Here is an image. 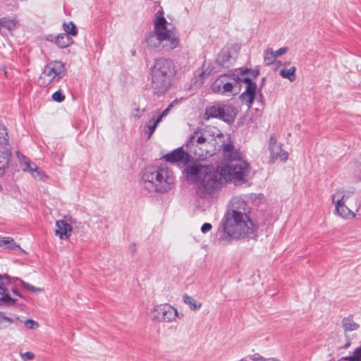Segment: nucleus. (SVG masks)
<instances>
[{"mask_svg": "<svg viewBox=\"0 0 361 361\" xmlns=\"http://www.w3.org/2000/svg\"><path fill=\"white\" fill-rule=\"evenodd\" d=\"M24 323L25 326L29 329H36L39 327V324L32 319H27Z\"/></svg>", "mask_w": 361, "mask_h": 361, "instance_id": "nucleus-33", "label": "nucleus"}, {"mask_svg": "<svg viewBox=\"0 0 361 361\" xmlns=\"http://www.w3.org/2000/svg\"><path fill=\"white\" fill-rule=\"evenodd\" d=\"M72 232L71 226L65 221L59 220L56 223L55 233L61 239L68 238L71 236Z\"/></svg>", "mask_w": 361, "mask_h": 361, "instance_id": "nucleus-18", "label": "nucleus"}, {"mask_svg": "<svg viewBox=\"0 0 361 361\" xmlns=\"http://www.w3.org/2000/svg\"><path fill=\"white\" fill-rule=\"evenodd\" d=\"M288 51L287 47H281L277 51H274V56L276 59L281 55L285 54Z\"/></svg>", "mask_w": 361, "mask_h": 361, "instance_id": "nucleus-35", "label": "nucleus"}, {"mask_svg": "<svg viewBox=\"0 0 361 361\" xmlns=\"http://www.w3.org/2000/svg\"><path fill=\"white\" fill-rule=\"evenodd\" d=\"M2 190V187H1V185H0V190Z\"/></svg>", "mask_w": 361, "mask_h": 361, "instance_id": "nucleus-46", "label": "nucleus"}, {"mask_svg": "<svg viewBox=\"0 0 361 361\" xmlns=\"http://www.w3.org/2000/svg\"><path fill=\"white\" fill-rule=\"evenodd\" d=\"M153 24L154 31L164 40L167 49H174L179 46L180 39L176 28L167 22L162 10L157 12Z\"/></svg>", "mask_w": 361, "mask_h": 361, "instance_id": "nucleus-6", "label": "nucleus"}, {"mask_svg": "<svg viewBox=\"0 0 361 361\" xmlns=\"http://www.w3.org/2000/svg\"><path fill=\"white\" fill-rule=\"evenodd\" d=\"M355 354L356 355L357 357V361H361V346L357 348L355 350Z\"/></svg>", "mask_w": 361, "mask_h": 361, "instance_id": "nucleus-42", "label": "nucleus"}, {"mask_svg": "<svg viewBox=\"0 0 361 361\" xmlns=\"http://www.w3.org/2000/svg\"><path fill=\"white\" fill-rule=\"evenodd\" d=\"M264 60L266 64L271 65L275 60L274 51L272 49H267L264 51Z\"/></svg>", "mask_w": 361, "mask_h": 361, "instance_id": "nucleus-29", "label": "nucleus"}, {"mask_svg": "<svg viewBox=\"0 0 361 361\" xmlns=\"http://www.w3.org/2000/svg\"><path fill=\"white\" fill-rule=\"evenodd\" d=\"M17 155L20 161V166L23 171L28 172L33 178H39L40 180L43 179V178L46 176L44 173L27 157L22 154L20 155L18 152H17Z\"/></svg>", "mask_w": 361, "mask_h": 361, "instance_id": "nucleus-14", "label": "nucleus"}, {"mask_svg": "<svg viewBox=\"0 0 361 361\" xmlns=\"http://www.w3.org/2000/svg\"><path fill=\"white\" fill-rule=\"evenodd\" d=\"M166 162L171 164L180 163L187 165L191 160V155L183 149V147H178L170 153L164 156Z\"/></svg>", "mask_w": 361, "mask_h": 361, "instance_id": "nucleus-15", "label": "nucleus"}, {"mask_svg": "<svg viewBox=\"0 0 361 361\" xmlns=\"http://www.w3.org/2000/svg\"><path fill=\"white\" fill-rule=\"evenodd\" d=\"M183 302L187 304L192 310H199L202 307L201 302H198L195 299L187 294L183 295Z\"/></svg>", "mask_w": 361, "mask_h": 361, "instance_id": "nucleus-27", "label": "nucleus"}, {"mask_svg": "<svg viewBox=\"0 0 361 361\" xmlns=\"http://www.w3.org/2000/svg\"><path fill=\"white\" fill-rule=\"evenodd\" d=\"M250 208L242 200L233 203V209L225 221L226 232L233 239H255L257 237V226L249 216Z\"/></svg>", "mask_w": 361, "mask_h": 361, "instance_id": "nucleus-2", "label": "nucleus"}, {"mask_svg": "<svg viewBox=\"0 0 361 361\" xmlns=\"http://www.w3.org/2000/svg\"><path fill=\"white\" fill-rule=\"evenodd\" d=\"M342 327L345 331H353L357 330L360 326L353 321L352 317H345L342 320Z\"/></svg>", "mask_w": 361, "mask_h": 361, "instance_id": "nucleus-26", "label": "nucleus"}, {"mask_svg": "<svg viewBox=\"0 0 361 361\" xmlns=\"http://www.w3.org/2000/svg\"><path fill=\"white\" fill-rule=\"evenodd\" d=\"M13 293H14V294H16V295H18L19 297H21V298H22V295H21L20 293H18L16 289H13Z\"/></svg>", "mask_w": 361, "mask_h": 361, "instance_id": "nucleus-44", "label": "nucleus"}, {"mask_svg": "<svg viewBox=\"0 0 361 361\" xmlns=\"http://www.w3.org/2000/svg\"><path fill=\"white\" fill-rule=\"evenodd\" d=\"M348 197L349 195L342 190H338L332 195V201L335 204V214L345 219H352L356 214L361 216V200L355 199L356 208L353 211L345 204Z\"/></svg>", "mask_w": 361, "mask_h": 361, "instance_id": "nucleus-7", "label": "nucleus"}, {"mask_svg": "<svg viewBox=\"0 0 361 361\" xmlns=\"http://www.w3.org/2000/svg\"><path fill=\"white\" fill-rule=\"evenodd\" d=\"M51 97H52L53 100L58 102H61L64 101V99H65L64 94L59 90L53 93Z\"/></svg>", "mask_w": 361, "mask_h": 361, "instance_id": "nucleus-34", "label": "nucleus"}, {"mask_svg": "<svg viewBox=\"0 0 361 361\" xmlns=\"http://www.w3.org/2000/svg\"><path fill=\"white\" fill-rule=\"evenodd\" d=\"M359 169L361 170V164L358 166Z\"/></svg>", "mask_w": 361, "mask_h": 361, "instance_id": "nucleus-45", "label": "nucleus"}, {"mask_svg": "<svg viewBox=\"0 0 361 361\" xmlns=\"http://www.w3.org/2000/svg\"><path fill=\"white\" fill-rule=\"evenodd\" d=\"M223 155L225 159L231 161L242 160L241 154L236 149L234 145L229 142L223 145Z\"/></svg>", "mask_w": 361, "mask_h": 361, "instance_id": "nucleus-17", "label": "nucleus"}, {"mask_svg": "<svg viewBox=\"0 0 361 361\" xmlns=\"http://www.w3.org/2000/svg\"><path fill=\"white\" fill-rule=\"evenodd\" d=\"M149 317L152 321L170 323L175 321L178 313L173 306L164 303L153 307L149 312Z\"/></svg>", "mask_w": 361, "mask_h": 361, "instance_id": "nucleus-10", "label": "nucleus"}, {"mask_svg": "<svg viewBox=\"0 0 361 361\" xmlns=\"http://www.w3.org/2000/svg\"><path fill=\"white\" fill-rule=\"evenodd\" d=\"M230 59L231 55L228 52H221L220 54H219L217 61L222 66H225L226 65L227 62L229 61Z\"/></svg>", "mask_w": 361, "mask_h": 361, "instance_id": "nucleus-32", "label": "nucleus"}, {"mask_svg": "<svg viewBox=\"0 0 361 361\" xmlns=\"http://www.w3.org/2000/svg\"><path fill=\"white\" fill-rule=\"evenodd\" d=\"M23 322L17 316L12 315L7 317L3 312H0V330L8 328L11 324L18 326Z\"/></svg>", "mask_w": 361, "mask_h": 361, "instance_id": "nucleus-19", "label": "nucleus"}, {"mask_svg": "<svg viewBox=\"0 0 361 361\" xmlns=\"http://www.w3.org/2000/svg\"><path fill=\"white\" fill-rule=\"evenodd\" d=\"M206 145L207 138L200 131H195L189 137L185 144L189 152L197 157L207 155L208 151L205 148Z\"/></svg>", "mask_w": 361, "mask_h": 361, "instance_id": "nucleus-11", "label": "nucleus"}, {"mask_svg": "<svg viewBox=\"0 0 361 361\" xmlns=\"http://www.w3.org/2000/svg\"><path fill=\"white\" fill-rule=\"evenodd\" d=\"M140 182L145 190L163 194L172 189L175 176L166 166H149L142 171Z\"/></svg>", "mask_w": 361, "mask_h": 361, "instance_id": "nucleus-4", "label": "nucleus"}, {"mask_svg": "<svg viewBox=\"0 0 361 361\" xmlns=\"http://www.w3.org/2000/svg\"><path fill=\"white\" fill-rule=\"evenodd\" d=\"M283 145L277 142L275 134L270 135L269 140V150L270 152V162L274 163L277 160L286 161L288 159V153L282 148Z\"/></svg>", "mask_w": 361, "mask_h": 361, "instance_id": "nucleus-13", "label": "nucleus"}, {"mask_svg": "<svg viewBox=\"0 0 361 361\" xmlns=\"http://www.w3.org/2000/svg\"><path fill=\"white\" fill-rule=\"evenodd\" d=\"M350 345V341L348 340L343 346V348L346 349Z\"/></svg>", "mask_w": 361, "mask_h": 361, "instance_id": "nucleus-43", "label": "nucleus"}, {"mask_svg": "<svg viewBox=\"0 0 361 361\" xmlns=\"http://www.w3.org/2000/svg\"><path fill=\"white\" fill-rule=\"evenodd\" d=\"M14 280H16L20 282V285L26 290H29L30 292H32V293H39V292H42L43 291V289L41 288H36L35 286H33L32 285L28 283H26L25 281H23V280L18 279V278H16Z\"/></svg>", "mask_w": 361, "mask_h": 361, "instance_id": "nucleus-30", "label": "nucleus"}, {"mask_svg": "<svg viewBox=\"0 0 361 361\" xmlns=\"http://www.w3.org/2000/svg\"><path fill=\"white\" fill-rule=\"evenodd\" d=\"M176 74V66L169 59L159 58L155 60L151 68V86L157 94H163L169 89Z\"/></svg>", "mask_w": 361, "mask_h": 361, "instance_id": "nucleus-5", "label": "nucleus"}, {"mask_svg": "<svg viewBox=\"0 0 361 361\" xmlns=\"http://www.w3.org/2000/svg\"><path fill=\"white\" fill-rule=\"evenodd\" d=\"M73 42L72 38L67 34H60L57 36L55 43L61 48H66Z\"/></svg>", "mask_w": 361, "mask_h": 361, "instance_id": "nucleus-23", "label": "nucleus"}, {"mask_svg": "<svg viewBox=\"0 0 361 361\" xmlns=\"http://www.w3.org/2000/svg\"><path fill=\"white\" fill-rule=\"evenodd\" d=\"M66 74V68L63 63L59 61H54L47 64L44 68L41 78L47 77L45 82L58 81Z\"/></svg>", "mask_w": 361, "mask_h": 361, "instance_id": "nucleus-12", "label": "nucleus"}, {"mask_svg": "<svg viewBox=\"0 0 361 361\" xmlns=\"http://www.w3.org/2000/svg\"><path fill=\"white\" fill-rule=\"evenodd\" d=\"M188 181L195 183L204 194H212L218 191L223 185V180L233 183L235 185L247 182L249 174L248 163L238 160L229 163L217 169L212 166L193 164L185 169Z\"/></svg>", "mask_w": 361, "mask_h": 361, "instance_id": "nucleus-1", "label": "nucleus"}, {"mask_svg": "<svg viewBox=\"0 0 361 361\" xmlns=\"http://www.w3.org/2000/svg\"><path fill=\"white\" fill-rule=\"evenodd\" d=\"M7 129L0 125V176L6 173L12 154V147L8 142Z\"/></svg>", "mask_w": 361, "mask_h": 361, "instance_id": "nucleus-9", "label": "nucleus"}, {"mask_svg": "<svg viewBox=\"0 0 361 361\" xmlns=\"http://www.w3.org/2000/svg\"><path fill=\"white\" fill-rule=\"evenodd\" d=\"M341 360H349V361H357V357L354 352L353 355L343 357L341 358Z\"/></svg>", "mask_w": 361, "mask_h": 361, "instance_id": "nucleus-40", "label": "nucleus"}, {"mask_svg": "<svg viewBox=\"0 0 361 361\" xmlns=\"http://www.w3.org/2000/svg\"><path fill=\"white\" fill-rule=\"evenodd\" d=\"M63 30L66 32L65 34L68 35H71L75 36L78 34V29L75 25L73 22L64 23L63 24Z\"/></svg>", "mask_w": 361, "mask_h": 361, "instance_id": "nucleus-28", "label": "nucleus"}, {"mask_svg": "<svg viewBox=\"0 0 361 361\" xmlns=\"http://www.w3.org/2000/svg\"><path fill=\"white\" fill-rule=\"evenodd\" d=\"M171 106H172V104H170L166 109H164L162 111L161 115L159 116V117L157 118H160V121H161L162 118L164 117H165L169 114V111H170V109Z\"/></svg>", "mask_w": 361, "mask_h": 361, "instance_id": "nucleus-38", "label": "nucleus"}, {"mask_svg": "<svg viewBox=\"0 0 361 361\" xmlns=\"http://www.w3.org/2000/svg\"><path fill=\"white\" fill-rule=\"evenodd\" d=\"M247 72H249L250 73V75L253 77V78H257V75H259V71L257 70V69H253V70H249V69H246L244 73H247Z\"/></svg>", "mask_w": 361, "mask_h": 361, "instance_id": "nucleus-39", "label": "nucleus"}, {"mask_svg": "<svg viewBox=\"0 0 361 361\" xmlns=\"http://www.w3.org/2000/svg\"><path fill=\"white\" fill-rule=\"evenodd\" d=\"M147 46L151 49H167L164 40L154 31L149 32L145 38Z\"/></svg>", "mask_w": 361, "mask_h": 361, "instance_id": "nucleus-16", "label": "nucleus"}, {"mask_svg": "<svg viewBox=\"0 0 361 361\" xmlns=\"http://www.w3.org/2000/svg\"><path fill=\"white\" fill-rule=\"evenodd\" d=\"M246 83L247 86L244 92L240 96L248 108L253 104L256 94L257 85L249 78H240L235 73L220 75L212 83L211 88L214 93L224 96L237 95L241 90L242 83Z\"/></svg>", "mask_w": 361, "mask_h": 361, "instance_id": "nucleus-3", "label": "nucleus"}, {"mask_svg": "<svg viewBox=\"0 0 361 361\" xmlns=\"http://www.w3.org/2000/svg\"><path fill=\"white\" fill-rule=\"evenodd\" d=\"M237 112V109L234 106L218 102L206 108L205 116L207 118H216L225 122L231 123L234 121Z\"/></svg>", "mask_w": 361, "mask_h": 361, "instance_id": "nucleus-8", "label": "nucleus"}, {"mask_svg": "<svg viewBox=\"0 0 361 361\" xmlns=\"http://www.w3.org/2000/svg\"><path fill=\"white\" fill-rule=\"evenodd\" d=\"M0 247L4 249L11 250H16L20 249L19 245H18L11 237H2L0 238Z\"/></svg>", "mask_w": 361, "mask_h": 361, "instance_id": "nucleus-22", "label": "nucleus"}, {"mask_svg": "<svg viewBox=\"0 0 361 361\" xmlns=\"http://www.w3.org/2000/svg\"><path fill=\"white\" fill-rule=\"evenodd\" d=\"M160 118H157L156 120H151L149 121L148 124H147L146 127L148 128V138H149L154 133L157 126L160 123Z\"/></svg>", "mask_w": 361, "mask_h": 361, "instance_id": "nucleus-31", "label": "nucleus"}, {"mask_svg": "<svg viewBox=\"0 0 361 361\" xmlns=\"http://www.w3.org/2000/svg\"><path fill=\"white\" fill-rule=\"evenodd\" d=\"M296 68L291 66L289 68H282L279 71V75L286 79H288L290 82H294L296 79Z\"/></svg>", "mask_w": 361, "mask_h": 361, "instance_id": "nucleus-25", "label": "nucleus"}, {"mask_svg": "<svg viewBox=\"0 0 361 361\" xmlns=\"http://www.w3.org/2000/svg\"><path fill=\"white\" fill-rule=\"evenodd\" d=\"M16 299L11 297L8 290L6 287H0V305H13Z\"/></svg>", "mask_w": 361, "mask_h": 361, "instance_id": "nucleus-21", "label": "nucleus"}, {"mask_svg": "<svg viewBox=\"0 0 361 361\" xmlns=\"http://www.w3.org/2000/svg\"><path fill=\"white\" fill-rule=\"evenodd\" d=\"M359 178H361V176H359Z\"/></svg>", "mask_w": 361, "mask_h": 361, "instance_id": "nucleus-47", "label": "nucleus"}, {"mask_svg": "<svg viewBox=\"0 0 361 361\" xmlns=\"http://www.w3.org/2000/svg\"><path fill=\"white\" fill-rule=\"evenodd\" d=\"M218 242L222 245H227L231 243V239H233V235H230L225 229V223L223 225L221 230L218 232Z\"/></svg>", "mask_w": 361, "mask_h": 361, "instance_id": "nucleus-24", "label": "nucleus"}, {"mask_svg": "<svg viewBox=\"0 0 361 361\" xmlns=\"http://www.w3.org/2000/svg\"><path fill=\"white\" fill-rule=\"evenodd\" d=\"M34 357H35L34 354L31 352H26L25 353L21 354V357L24 360H31L34 358Z\"/></svg>", "mask_w": 361, "mask_h": 361, "instance_id": "nucleus-36", "label": "nucleus"}, {"mask_svg": "<svg viewBox=\"0 0 361 361\" xmlns=\"http://www.w3.org/2000/svg\"><path fill=\"white\" fill-rule=\"evenodd\" d=\"M18 25V21L10 17H4L0 19V32L11 31L14 30Z\"/></svg>", "mask_w": 361, "mask_h": 361, "instance_id": "nucleus-20", "label": "nucleus"}, {"mask_svg": "<svg viewBox=\"0 0 361 361\" xmlns=\"http://www.w3.org/2000/svg\"><path fill=\"white\" fill-rule=\"evenodd\" d=\"M10 277L8 275L1 276L0 275V287H5L4 281H8Z\"/></svg>", "mask_w": 361, "mask_h": 361, "instance_id": "nucleus-41", "label": "nucleus"}, {"mask_svg": "<svg viewBox=\"0 0 361 361\" xmlns=\"http://www.w3.org/2000/svg\"><path fill=\"white\" fill-rule=\"evenodd\" d=\"M212 226L211 224L204 223L201 227V231L203 233H205L209 231L212 229Z\"/></svg>", "mask_w": 361, "mask_h": 361, "instance_id": "nucleus-37", "label": "nucleus"}]
</instances>
